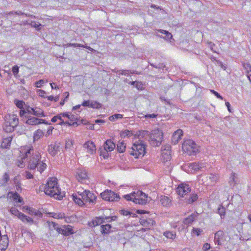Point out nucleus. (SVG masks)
I'll list each match as a JSON object with an SVG mask.
<instances>
[{
	"label": "nucleus",
	"mask_w": 251,
	"mask_h": 251,
	"mask_svg": "<svg viewBox=\"0 0 251 251\" xmlns=\"http://www.w3.org/2000/svg\"><path fill=\"white\" fill-rule=\"evenodd\" d=\"M57 181V179L55 177L50 178L46 185L40 187V189H44L46 195L60 200L64 197L65 193L61 192Z\"/></svg>",
	"instance_id": "nucleus-1"
},
{
	"label": "nucleus",
	"mask_w": 251,
	"mask_h": 251,
	"mask_svg": "<svg viewBox=\"0 0 251 251\" xmlns=\"http://www.w3.org/2000/svg\"><path fill=\"white\" fill-rule=\"evenodd\" d=\"M3 119L2 128L6 132L13 131L19 124V119L16 114H7L3 117Z\"/></svg>",
	"instance_id": "nucleus-2"
},
{
	"label": "nucleus",
	"mask_w": 251,
	"mask_h": 251,
	"mask_svg": "<svg viewBox=\"0 0 251 251\" xmlns=\"http://www.w3.org/2000/svg\"><path fill=\"white\" fill-rule=\"evenodd\" d=\"M41 155L39 152H36L29 159L28 163V169L30 170H37L42 173L47 168V165L43 161H41Z\"/></svg>",
	"instance_id": "nucleus-3"
},
{
	"label": "nucleus",
	"mask_w": 251,
	"mask_h": 251,
	"mask_svg": "<svg viewBox=\"0 0 251 251\" xmlns=\"http://www.w3.org/2000/svg\"><path fill=\"white\" fill-rule=\"evenodd\" d=\"M124 198L127 201H132L135 203L144 205L148 201L147 195L141 191L134 192L129 194L125 195Z\"/></svg>",
	"instance_id": "nucleus-4"
},
{
	"label": "nucleus",
	"mask_w": 251,
	"mask_h": 251,
	"mask_svg": "<svg viewBox=\"0 0 251 251\" xmlns=\"http://www.w3.org/2000/svg\"><path fill=\"white\" fill-rule=\"evenodd\" d=\"M128 152L136 158L143 156L146 152V145L144 141L140 140L136 141Z\"/></svg>",
	"instance_id": "nucleus-5"
},
{
	"label": "nucleus",
	"mask_w": 251,
	"mask_h": 251,
	"mask_svg": "<svg viewBox=\"0 0 251 251\" xmlns=\"http://www.w3.org/2000/svg\"><path fill=\"white\" fill-rule=\"evenodd\" d=\"M182 149L189 155H195L198 151L197 144L191 139L186 140L182 144Z\"/></svg>",
	"instance_id": "nucleus-6"
},
{
	"label": "nucleus",
	"mask_w": 251,
	"mask_h": 251,
	"mask_svg": "<svg viewBox=\"0 0 251 251\" xmlns=\"http://www.w3.org/2000/svg\"><path fill=\"white\" fill-rule=\"evenodd\" d=\"M163 139V133L158 129L151 131L150 137L151 144L154 146H159Z\"/></svg>",
	"instance_id": "nucleus-7"
},
{
	"label": "nucleus",
	"mask_w": 251,
	"mask_h": 251,
	"mask_svg": "<svg viewBox=\"0 0 251 251\" xmlns=\"http://www.w3.org/2000/svg\"><path fill=\"white\" fill-rule=\"evenodd\" d=\"M79 196L81 197L84 204L89 202L93 205L96 202L97 197L89 190H84L79 194Z\"/></svg>",
	"instance_id": "nucleus-8"
},
{
	"label": "nucleus",
	"mask_w": 251,
	"mask_h": 251,
	"mask_svg": "<svg viewBox=\"0 0 251 251\" xmlns=\"http://www.w3.org/2000/svg\"><path fill=\"white\" fill-rule=\"evenodd\" d=\"M100 195L103 200L109 201H118L120 199L119 195L111 190H105Z\"/></svg>",
	"instance_id": "nucleus-9"
},
{
	"label": "nucleus",
	"mask_w": 251,
	"mask_h": 251,
	"mask_svg": "<svg viewBox=\"0 0 251 251\" xmlns=\"http://www.w3.org/2000/svg\"><path fill=\"white\" fill-rule=\"evenodd\" d=\"M191 189L188 184L185 183L180 184L176 188V192L179 196L184 197L188 193L191 192Z\"/></svg>",
	"instance_id": "nucleus-10"
},
{
	"label": "nucleus",
	"mask_w": 251,
	"mask_h": 251,
	"mask_svg": "<svg viewBox=\"0 0 251 251\" xmlns=\"http://www.w3.org/2000/svg\"><path fill=\"white\" fill-rule=\"evenodd\" d=\"M214 242L218 246H222L226 241V235L222 230H219L215 233Z\"/></svg>",
	"instance_id": "nucleus-11"
},
{
	"label": "nucleus",
	"mask_w": 251,
	"mask_h": 251,
	"mask_svg": "<svg viewBox=\"0 0 251 251\" xmlns=\"http://www.w3.org/2000/svg\"><path fill=\"white\" fill-rule=\"evenodd\" d=\"M183 132L181 129H177L173 133L172 136V142L174 145L177 144L179 141L181 139V136L183 135Z\"/></svg>",
	"instance_id": "nucleus-12"
},
{
	"label": "nucleus",
	"mask_w": 251,
	"mask_h": 251,
	"mask_svg": "<svg viewBox=\"0 0 251 251\" xmlns=\"http://www.w3.org/2000/svg\"><path fill=\"white\" fill-rule=\"evenodd\" d=\"M76 177L79 181H82L88 178L87 173L84 169H78L76 173Z\"/></svg>",
	"instance_id": "nucleus-13"
},
{
	"label": "nucleus",
	"mask_w": 251,
	"mask_h": 251,
	"mask_svg": "<svg viewBox=\"0 0 251 251\" xmlns=\"http://www.w3.org/2000/svg\"><path fill=\"white\" fill-rule=\"evenodd\" d=\"M8 237L7 235H4L0 237V251H4L8 245Z\"/></svg>",
	"instance_id": "nucleus-14"
},
{
	"label": "nucleus",
	"mask_w": 251,
	"mask_h": 251,
	"mask_svg": "<svg viewBox=\"0 0 251 251\" xmlns=\"http://www.w3.org/2000/svg\"><path fill=\"white\" fill-rule=\"evenodd\" d=\"M116 228L112 227L109 224L102 225L100 226V232L102 234H108L115 230Z\"/></svg>",
	"instance_id": "nucleus-15"
},
{
	"label": "nucleus",
	"mask_w": 251,
	"mask_h": 251,
	"mask_svg": "<svg viewBox=\"0 0 251 251\" xmlns=\"http://www.w3.org/2000/svg\"><path fill=\"white\" fill-rule=\"evenodd\" d=\"M104 223L105 221L103 220L102 216H100L96 217L91 222L88 223V225L90 227H95Z\"/></svg>",
	"instance_id": "nucleus-16"
},
{
	"label": "nucleus",
	"mask_w": 251,
	"mask_h": 251,
	"mask_svg": "<svg viewBox=\"0 0 251 251\" xmlns=\"http://www.w3.org/2000/svg\"><path fill=\"white\" fill-rule=\"evenodd\" d=\"M26 119H27L25 121V124L30 125H36L39 124H41V122L40 121V119L35 118L34 117H31V115L26 116Z\"/></svg>",
	"instance_id": "nucleus-17"
},
{
	"label": "nucleus",
	"mask_w": 251,
	"mask_h": 251,
	"mask_svg": "<svg viewBox=\"0 0 251 251\" xmlns=\"http://www.w3.org/2000/svg\"><path fill=\"white\" fill-rule=\"evenodd\" d=\"M104 150L107 151H111L115 148V144L111 140H107L104 143L103 145Z\"/></svg>",
	"instance_id": "nucleus-18"
},
{
	"label": "nucleus",
	"mask_w": 251,
	"mask_h": 251,
	"mask_svg": "<svg viewBox=\"0 0 251 251\" xmlns=\"http://www.w3.org/2000/svg\"><path fill=\"white\" fill-rule=\"evenodd\" d=\"M83 147L86 148L89 152L93 154V152L96 151V146L94 142L91 141L86 142L84 145Z\"/></svg>",
	"instance_id": "nucleus-19"
},
{
	"label": "nucleus",
	"mask_w": 251,
	"mask_h": 251,
	"mask_svg": "<svg viewBox=\"0 0 251 251\" xmlns=\"http://www.w3.org/2000/svg\"><path fill=\"white\" fill-rule=\"evenodd\" d=\"M160 201L163 206L165 207H170L172 205V201L167 196H161L160 199Z\"/></svg>",
	"instance_id": "nucleus-20"
},
{
	"label": "nucleus",
	"mask_w": 251,
	"mask_h": 251,
	"mask_svg": "<svg viewBox=\"0 0 251 251\" xmlns=\"http://www.w3.org/2000/svg\"><path fill=\"white\" fill-rule=\"evenodd\" d=\"M59 146L56 144H51L48 147V151L52 156H55L59 151Z\"/></svg>",
	"instance_id": "nucleus-21"
},
{
	"label": "nucleus",
	"mask_w": 251,
	"mask_h": 251,
	"mask_svg": "<svg viewBox=\"0 0 251 251\" xmlns=\"http://www.w3.org/2000/svg\"><path fill=\"white\" fill-rule=\"evenodd\" d=\"M242 66L246 71V74L250 82H251V65L249 63H243Z\"/></svg>",
	"instance_id": "nucleus-22"
},
{
	"label": "nucleus",
	"mask_w": 251,
	"mask_h": 251,
	"mask_svg": "<svg viewBox=\"0 0 251 251\" xmlns=\"http://www.w3.org/2000/svg\"><path fill=\"white\" fill-rule=\"evenodd\" d=\"M153 221L151 219H140V223L144 226H150L153 224Z\"/></svg>",
	"instance_id": "nucleus-23"
},
{
	"label": "nucleus",
	"mask_w": 251,
	"mask_h": 251,
	"mask_svg": "<svg viewBox=\"0 0 251 251\" xmlns=\"http://www.w3.org/2000/svg\"><path fill=\"white\" fill-rule=\"evenodd\" d=\"M151 133L148 130H140L138 133H137V135L138 138H148L150 139Z\"/></svg>",
	"instance_id": "nucleus-24"
},
{
	"label": "nucleus",
	"mask_w": 251,
	"mask_h": 251,
	"mask_svg": "<svg viewBox=\"0 0 251 251\" xmlns=\"http://www.w3.org/2000/svg\"><path fill=\"white\" fill-rule=\"evenodd\" d=\"M31 114L37 117H45L44 111L39 108L35 107L33 108Z\"/></svg>",
	"instance_id": "nucleus-25"
},
{
	"label": "nucleus",
	"mask_w": 251,
	"mask_h": 251,
	"mask_svg": "<svg viewBox=\"0 0 251 251\" xmlns=\"http://www.w3.org/2000/svg\"><path fill=\"white\" fill-rule=\"evenodd\" d=\"M126 148V146L124 141H119L117 144V150L120 153L124 152Z\"/></svg>",
	"instance_id": "nucleus-26"
},
{
	"label": "nucleus",
	"mask_w": 251,
	"mask_h": 251,
	"mask_svg": "<svg viewBox=\"0 0 251 251\" xmlns=\"http://www.w3.org/2000/svg\"><path fill=\"white\" fill-rule=\"evenodd\" d=\"M197 214L192 213L188 217L185 218L183 220V223L185 225H189L191 224L194 220L195 218L197 217Z\"/></svg>",
	"instance_id": "nucleus-27"
},
{
	"label": "nucleus",
	"mask_w": 251,
	"mask_h": 251,
	"mask_svg": "<svg viewBox=\"0 0 251 251\" xmlns=\"http://www.w3.org/2000/svg\"><path fill=\"white\" fill-rule=\"evenodd\" d=\"M12 137H8L3 139V141L1 144V146L3 148L6 149L10 146Z\"/></svg>",
	"instance_id": "nucleus-28"
},
{
	"label": "nucleus",
	"mask_w": 251,
	"mask_h": 251,
	"mask_svg": "<svg viewBox=\"0 0 251 251\" xmlns=\"http://www.w3.org/2000/svg\"><path fill=\"white\" fill-rule=\"evenodd\" d=\"M189 167L194 171L201 170L202 168V164L200 163L194 162L189 165Z\"/></svg>",
	"instance_id": "nucleus-29"
},
{
	"label": "nucleus",
	"mask_w": 251,
	"mask_h": 251,
	"mask_svg": "<svg viewBox=\"0 0 251 251\" xmlns=\"http://www.w3.org/2000/svg\"><path fill=\"white\" fill-rule=\"evenodd\" d=\"M198 199V196L197 194L194 193L191 194L189 198L187 199L186 202L188 204H191L196 201Z\"/></svg>",
	"instance_id": "nucleus-30"
},
{
	"label": "nucleus",
	"mask_w": 251,
	"mask_h": 251,
	"mask_svg": "<svg viewBox=\"0 0 251 251\" xmlns=\"http://www.w3.org/2000/svg\"><path fill=\"white\" fill-rule=\"evenodd\" d=\"M72 196L73 200L75 203L77 204L79 206H82L84 204L83 200L81 199V197H78L77 195H75L74 194L72 195ZM79 196H80L79 195Z\"/></svg>",
	"instance_id": "nucleus-31"
},
{
	"label": "nucleus",
	"mask_w": 251,
	"mask_h": 251,
	"mask_svg": "<svg viewBox=\"0 0 251 251\" xmlns=\"http://www.w3.org/2000/svg\"><path fill=\"white\" fill-rule=\"evenodd\" d=\"M9 212L11 214L14 215L15 216H17L19 219H21L22 216L21 215H23V213L20 212L17 208L15 207H12L10 210Z\"/></svg>",
	"instance_id": "nucleus-32"
},
{
	"label": "nucleus",
	"mask_w": 251,
	"mask_h": 251,
	"mask_svg": "<svg viewBox=\"0 0 251 251\" xmlns=\"http://www.w3.org/2000/svg\"><path fill=\"white\" fill-rule=\"evenodd\" d=\"M28 214L31 215H35L36 216H38L39 217L42 218L43 217V213H41L39 210H36L35 209L31 207L30 209H29V211Z\"/></svg>",
	"instance_id": "nucleus-33"
},
{
	"label": "nucleus",
	"mask_w": 251,
	"mask_h": 251,
	"mask_svg": "<svg viewBox=\"0 0 251 251\" xmlns=\"http://www.w3.org/2000/svg\"><path fill=\"white\" fill-rule=\"evenodd\" d=\"M157 32H159L162 34H164L165 36L163 38L166 40H169L170 39L172 38V35L168 31L164 30L163 29H158L157 30Z\"/></svg>",
	"instance_id": "nucleus-34"
},
{
	"label": "nucleus",
	"mask_w": 251,
	"mask_h": 251,
	"mask_svg": "<svg viewBox=\"0 0 251 251\" xmlns=\"http://www.w3.org/2000/svg\"><path fill=\"white\" fill-rule=\"evenodd\" d=\"M10 178L9 175L7 173H5L3 175L2 178L0 182V185H5L9 180Z\"/></svg>",
	"instance_id": "nucleus-35"
},
{
	"label": "nucleus",
	"mask_w": 251,
	"mask_h": 251,
	"mask_svg": "<svg viewBox=\"0 0 251 251\" xmlns=\"http://www.w3.org/2000/svg\"><path fill=\"white\" fill-rule=\"evenodd\" d=\"M14 183L15 184L16 189L18 191H21L22 190V188L21 187V183L19 180V176H16L14 177L13 179Z\"/></svg>",
	"instance_id": "nucleus-36"
},
{
	"label": "nucleus",
	"mask_w": 251,
	"mask_h": 251,
	"mask_svg": "<svg viewBox=\"0 0 251 251\" xmlns=\"http://www.w3.org/2000/svg\"><path fill=\"white\" fill-rule=\"evenodd\" d=\"M132 135V131L128 130H123L120 132V136L122 138H124L126 137H130Z\"/></svg>",
	"instance_id": "nucleus-37"
},
{
	"label": "nucleus",
	"mask_w": 251,
	"mask_h": 251,
	"mask_svg": "<svg viewBox=\"0 0 251 251\" xmlns=\"http://www.w3.org/2000/svg\"><path fill=\"white\" fill-rule=\"evenodd\" d=\"M163 235L168 239H174L176 236V234L172 231H166L164 232Z\"/></svg>",
	"instance_id": "nucleus-38"
},
{
	"label": "nucleus",
	"mask_w": 251,
	"mask_h": 251,
	"mask_svg": "<svg viewBox=\"0 0 251 251\" xmlns=\"http://www.w3.org/2000/svg\"><path fill=\"white\" fill-rule=\"evenodd\" d=\"M21 216H22V218H21V220L23 222H26L27 223H30V224H32L34 223V221L33 220V219H31V218H30L29 217H27L24 214H23V215H21Z\"/></svg>",
	"instance_id": "nucleus-39"
},
{
	"label": "nucleus",
	"mask_w": 251,
	"mask_h": 251,
	"mask_svg": "<svg viewBox=\"0 0 251 251\" xmlns=\"http://www.w3.org/2000/svg\"><path fill=\"white\" fill-rule=\"evenodd\" d=\"M49 214L51 215V217H53L54 218L56 219H63L65 217V215L63 213H49Z\"/></svg>",
	"instance_id": "nucleus-40"
},
{
	"label": "nucleus",
	"mask_w": 251,
	"mask_h": 251,
	"mask_svg": "<svg viewBox=\"0 0 251 251\" xmlns=\"http://www.w3.org/2000/svg\"><path fill=\"white\" fill-rule=\"evenodd\" d=\"M103 220H105V223H109L112 221H115L117 219V216H106L105 215L102 216Z\"/></svg>",
	"instance_id": "nucleus-41"
},
{
	"label": "nucleus",
	"mask_w": 251,
	"mask_h": 251,
	"mask_svg": "<svg viewBox=\"0 0 251 251\" xmlns=\"http://www.w3.org/2000/svg\"><path fill=\"white\" fill-rule=\"evenodd\" d=\"M30 25L31 27L35 28L38 31H40L41 29L42 25L39 23H36L35 21H31L30 23Z\"/></svg>",
	"instance_id": "nucleus-42"
},
{
	"label": "nucleus",
	"mask_w": 251,
	"mask_h": 251,
	"mask_svg": "<svg viewBox=\"0 0 251 251\" xmlns=\"http://www.w3.org/2000/svg\"><path fill=\"white\" fill-rule=\"evenodd\" d=\"M102 104L97 101H92L90 102V107L93 108L99 109L101 107Z\"/></svg>",
	"instance_id": "nucleus-43"
},
{
	"label": "nucleus",
	"mask_w": 251,
	"mask_h": 251,
	"mask_svg": "<svg viewBox=\"0 0 251 251\" xmlns=\"http://www.w3.org/2000/svg\"><path fill=\"white\" fill-rule=\"evenodd\" d=\"M48 226L50 230H55L58 224L53 222H47Z\"/></svg>",
	"instance_id": "nucleus-44"
},
{
	"label": "nucleus",
	"mask_w": 251,
	"mask_h": 251,
	"mask_svg": "<svg viewBox=\"0 0 251 251\" xmlns=\"http://www.w3.org/2000/svg\"><path fill=\"white\" fill-rule=\"evenodd\" d=\"M123 118V115L120 114H115L109 117V120L110 121H115L116 120L119 119H122Z\"/></svg>",
	"instance_id": "nucleus-45"
},
{
	"label": "nucleus",
	"mask_w": 251,
	"mask_h": 251,
	"mask_svg": "<svg viewBox=\"0 0 251 251\" xmlns=\"http://www.w3.org/2000/svg\"><path fill=\"white\" fill-rule=\"evenodd\" d=\"M14 103L16 106L20 109H23V107H24L25 102L23 100H14Z\"/></svg>",
	"instance_id": "nucleus-46"
},
{
	"label": "nucleus",
	"mask_w": 251,
	"mask_h": 251,
	"mask_svg": "<svg viewBox=\"0 0 251 251\" xmlns=\"http://www.w3.org/2000/svg\"><path fill=\"white\" fill-rule=\"evenodd\" d=\"M73 233V232L72 229L69 227L66 228L65 227H64L63 235L65 236H68Z\"/></svg>",
	"instance_id": "nucleus-47"
},
{
	"label": "nucleus",
	"mask_w": 251,
	"mask_h": 251,
	"mask_svg": "<svg viewBox=\"0 0 251 251\" xmlns=\"http://www.w3.org/2000/svg\"><path fill=\"white\" fill-rule=\"evenodd\" d=\"M20 109L19 115L21 118H22V120L24 121V118H25L26 119V116H27V115H28V114L26 113L24 107H23V109Z\"/></svg>",
	"instance_id": "nucleus-48"
},
{
	"label": "nucleus",
	"mask_w": 251,
	"mask_h": 251,
	"mask_svg": "<svg viewBox=\"0 0 251 251\" xmlns=\"http://www.w3.org/2000/svg\"><path fill=\"white\" fill-rule=\"evenodd\" d=\"M73 146V142L72 140L68 139L66 140L65 143V149H71Z\"/></svg>",
	"instance_id": "nucleus-49"
},
{
	"label": "nucleus",
	"mask_w": 251,
	"mask_h": 251,
	"mask_svg": "<svg viewBox=\"0 0 251 251\" xmlns=\"http://www.w3.org/2000/svg\"><path fill=\"white\" fill-rule=\"evenodd\" d=\"M226 209L223 206H221L218 209V212L222 218V216H225Z\"/></svg>",
	"instance_id": "nucleus-50"
},
{
	"label": "nucleus",
	"mask_w": 251,
	"mask_h": 251,
	"mask_svg": "<svg viewBox=\"0 0 251 251\" xmlns=\"http://www.w3.org/2000/svg\"><path fill=\"white\" fill-rule=\"evenodd\" d=\"M43 131L40 129H38L34 133V139H35L36 138H37L38 139L40 138L43 135Z\"/></svg>",
	"instance_id": "nucleus-51"
},
{
	"label": "nucleus",
	"mask_w": 251,
	"mask_h": 251,
	"mask_svg": "<svg viewBox=\"0 0 251 251\" xmlns=\"http://www.w3.org/2000/svg\"><path fill=\"white\" fill-rule=\"evenodd\" d=\"M219 178V176L216 174H210L209 176V179L212 182H216Z\"/></svg>",
	"instance_id": "nucleus-52"
},
{
	"label": "nucleus",
	"mask_w": 251,
	"mask_h": 251,
	"mask_svg": "<svg viewBox=\"0 0 251 251\" xmlns=\"http://www.w3.org/2000/svg\"><path fill=\"white\" fill-rule=\"evenodd\" d=\"M202 231V230L200 228H193L192 229V232L193 234H196L197 236L200 235Z\"/></svg>",
	"instance_id": "nucleus-53"
},
{
	"label": "nucleus",
	"mask_w": 251,
	"mask_h": 251,
	"mask_svg": "<svg viewBox=\"0 0 251 251\" xmlns=\"http://www.w3.org/2000/svg\"><path fill=\"white\" fill-rule=\"evenodd\" d=\"M25 111L28 115H30L31 114L32 110H33V107H31L28 105H25Z\"/></svg>",
	"instance_id": "nucleus-54"
},
{
	"label": "nucleus",
	"mask_w": 251,
	"mask_h": 251,
	"mask_svg": "<svg viewBox=\"0 0 251 251\" xmlns=\"http://www.w3.org/2000/svg\"><path fill=\"white\" fill-rule=\"evenodd\" d=\"M230 178L233 180V186L236 183L237 181V177H236V175L234 173H232L231 175Z\"/></svg>",
	"instance_id": "nucleus-55"
},
{
	"label": "nucleus",
	"mask_w": 251,
	"mask_h": 251,
	"mask_svg": "<svg viewBox=\"0 0 251 251\" xmlns=\"http://www.w3.org/2000/svg\"><path fill=\"white\" fill-rule=\"evenodd\" d=\"M135 87L138 90H143V85L141 82L137 81L136 84H135Z\"/></svg>",
	"instance_id": "nucleus-56"
},
{
	"label": "nucleus",
	"mask_w": 251,
	"mask_h": 251,
	"mask_svg": "<svg viewBox=\"0 0 251 251\" xmlns=\"http://www.w3.org/2000/svg\"><path fill=\"white\" fill-rule=\"evenodd\" d=\"M67 47H81L83 45L78 43H68L66 45Z\"/></svg>",
	"instance_id": "nucleus-57"
},
{
	"label": "nucleus",
	"mask_w": 251,
	"mask_h": 251,
	"mask_svg": "<svg viewBox=\"0 0 251 251\" xmlns=\"http://www.w3.org/2000/svg\"><path fill=\"white\" fill-rule=\"evenodd\" d=\"M19 70V68L17 66H15L13 67L12 69L13 74L15 75H17L18 74Z\"/></svg>",
	"instance_id": "nucleus-58"
},
{
	"label": "nucleus",
	"mask_w": 251,
	"mask_h": 251,
	"mask_svg": "<svg viewBox=\"0 0 251 251\" xmlns=\"http://www.w3.org/2000/svg\"><path fill=\"white\" fill-rule=\"evenodd\" d=\"M38 92V93H39V95L40 97H41L42 98H46V97H47V96H46V92L44 90H39Z\"/></svg>",
	"instance_id": "nucleus-59"
},
{
	"label": "nucleus",
	"mask_w": 251,
	"mask_h": 251,
	"mask_svg": "<svg viewBox=\"0 0 251 251\" xmlns=\"http://www.w3.org/2000/svg\"><path fill=\"white\" fill-rule=\"evenodd\" d=\"M211 93L214 94L217 98L220 99L221 100H223V97L220 95L215 90H211Z\"/></svg>",
	"instance_id": "nucleus-60"
},
{
	"label": "nucleus",
	"mask_w": 251,
	"mask_h": 251,
	"mask_svg": "<svg viewBox=\"0 0 251 251\" xmlns=\"http://www.w3.org/2000/svg\"><path fill=\"white\" fill-rule=\"evenodd\" d=\"M45 83V81L43 79H40L39 81L36 82V87H41L43 84Z\"/></svg>",
	"instance_id": "nucleus-61"
},
{
	"label": "nucleus",
	"mask_w": 251,
	"mask_h": 251,
	"mask_svg": "<svg viewBox=\"0 0 251 251\" xmlns=\"http://www.w3.org/2000/svg\"><path fill=\"white\" fill-rule=\"evenodd\" d=\"M121 214L124 216L131 215L132 213L130 211L126 210H122L121 211Z\"/></svg>",
	"instance_id": "nucleus-62"
},
{
	"label": "nucleus",
	"mask_w": 251,
	"mask_h": 251,
	"mask_svg": "<svg viewBox=\"0 0 251 251\" xmlns=\"http://www.w3.org/2000/svg\"><path fill=\"white\" fill-rule=\"evenodd\" d=\"M25 177L26 179H31L33 177V176L30 173L28 172H25Z\"/></svg>",
	"instance_id": "nucleus-63"
},
{
	"label": "nucleus",
	"mask_w": 251,
	"mask_h": 251,
	"mask_svg": "<svg viewBox=\"0 0 251 251\" xmlns=\"http://www.w3.org/2000/svg\"><path fill=\"white\" fill-rule=\"evenodd\" d=\"M210 248V245L208 243H205L203 246V250L207 251Z\"/></svg>",
	"instance_id": "nucleus-64"
}]
</instances>
